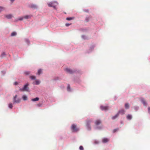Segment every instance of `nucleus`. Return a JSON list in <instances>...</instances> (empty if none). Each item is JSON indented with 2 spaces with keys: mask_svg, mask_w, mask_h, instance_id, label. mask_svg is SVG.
I'll list each match as a JSON object with an SVG mask.
<instances>
[{
  "mask_svg": "<svg viewBox=\"0 0 150 150\" xmlns=\"http://www.w3.org/2000/svg\"><path fill=\"white\" fill-rule=\"evenodd\" d=\"M135 111H137L139 109V106H134L133 107Z\"/></svg>",
  "mask_w": 150,
  "mask_h": 150,
  "instance_id": "28",
  "label": "nucleus"
},
{
  "mask_svg": "<svg viewBox=\"0 0 150 150\" xmlns=\"http://www.w3.org/2000/svg\"><path fill=\"white\" fill-rule=\"evenodd\" d=\"M28 7L31 8L33 9H37L38 8V6L36 4H30L28 5Z\"/></svg>",
  "mask_w": 150,
  "mask_h": 150,
  "instance_id": "9",
  "label": "nucleus"
},
{
  "mask_svg": "<svg viewBox=\"0 0 150 150\" xmlns=\"http://www.w3.org/2000/svg\"><path fill=\"white\" fill-rule=\"evenodd\" d=\"M96 46V45L95 44H92L91 45L89 48V49L86 50V52L88 53H90L93 51L94 48Z\"/></svg>",
  "mask_w": 150,
  "mask_h": 150,
  "instance_id": "6",
  "label": "nucleus"
},
{
  "mask_svg": "<svg viewBox=\"0 0 150 150\" xmlns=\"http://www.w3.org/2000/svg\"><path fill=\"white\" fill-rule=\"evenodd\" d=\"M17 97V95H16L13 97V104L15 103H19L21 102V99L19 98H17L16 99V98Z\"/></svg>",
  "mask_w": 150,
  "mask_h": 150,
  "instance_id": "8",
  "label": "nucleus"
},
{
  "mask_svg": "<svg viewBox=\"0 0 150 150\" xmlns=\"http://www.w3.org/2000/svg\"><path fill=\"white\" fill-rule=\"evenodd\" d=\"M19 84V83L17 81H15L13 83L14 85L15 86H17Z\"/></svg>",
  "mask_w": 150,
  "mask_h": 150,
  "instance_id": "43",
  "label": "nucleus"
},
{
  "mask_svg": "<svg viewBox=\"0 0 150 150\" xmlns=\"http://www.w3.org/2000/svg\"><path fill=\"white\" fill-rule=\"evenodd\" d=\"M114 100H116L117 99V97L116 96H115L114 98Z\"/></svg>",
  "mask_w": 150,
  "mask_h": 150,
  "instance_id": "49",
  "label": "nucleus"
},
{
  "mask_svg": "<svg viewBox=\"0 0 150 150\" xmlns=\"http://www.w3.org/2000/svg\"><path fill=\"white\" fill-rule=\"evenodd\" d=\"M1 12V11H0V13Z\"/></svg>",
  "mask_w": 150,
  "mask_h": 150,
  "instance_id": "52",
  "label": "nucleus"
},
{
  "mask_svg": "<svg viewBox=\"0 0 150 150\" xmlns=\"http://www.w3.org/2000/svg\"><path fill=\"white\" fill-rule=\"evenodd\" d=\"M49 7H52L54 9H56V6L58 4V3L56 1H53L49 2L47 4Z\"/></svg>",
  "mask_w": 150,
  "mask_h": 150,
  "instance_id": "3",
  "label": "nucleus"
},
{
  "mask_svg": "<svg viewBox=\"0 0 150 150\" xmlns=\"http://www.w3.org/2000/svg\"><path fill=\"white\" fill-rule=\"evenodd\" d=\"M95 129H102V127L101 126H96Z\"/></svg>",
  "mask_w": 150,
  "mask_h": 150,
  "instance_id": "38",
  "label": "nucleus"
},
{
  "mask_svg": "<svg viewBox=\"0 0 150 150\" xmlns=\"http://www.w3.org/2000/svg\"><path fill=\"white\" fill-rule=\"evenodd\" d=\"M22 98L24 100H26L28 99L27 96L25 95H23L22 96Z\"/></svg>",
  "mask_w": 150,
  "mask_h": 150,
  "instance_id": "24",
  "label": "nucleus"
},
{
  "mask_svg": "<svg viewBox=\"0 0 150 150\" xmlns=\"http://www.w3.org/2000/svg\"><path fill=\"white\" fill-rule=\"evenodd\" d=\"M41 105V104L40 103H39L37 105V106L38 107H40Z\"/></svg>",
  "mask_w": 150,
  "mask_h": 150,
  "instance_id": "48",
  "label": "nucleus"
},
{
  "mask_svg": "<svg viewBox=\"0 0 150 150\" xmlns=\"http://www.w3.org/2000/svg\"><path fill=\"white\" fill-rule=\"evenodd\" d=\"M74 17H67L66 18V19L68 21H70L74 19Z\"/></svg>",
  "mask_w": 150,
  "mask_h": 150,
  "instance_id": "26",
  "label": "nucleus"
},
{
  "mask_svg": "<svg viewBox=\"0 0 150 150\" xmlns=\"http://www.w3.org/2000/svg\"><path fill=\"white\" fill-rule=\"evenodd\" d=\"M83 40H86L87 39V37L85 35H83L81 36Z\"/></svg>",
  "mask_w": 150,
  "mask_h": 150,
  "instance_id": "33",
  "label": "nucleus"
},
{
  "mask_svg": "<svg viewBox=\"0 0 150 150\" xmlns=\"http://www.w3.org/2000/svg\"><path fill=\"white\" fill-rule=\"evenodd\" d=\"M70 129L71 132L73 133H76L80 130L79 128L77 127L76 124H74L71 125Z\"/></svg>",
  "mask_w": 150,
  "mask_h": 150,
  "instance_id": "2",
  "label": "nucleus"
},
{
  "mask_svg": "<svg viewBox=\"0 0 150 150\" xmlns=\"http://www.w3.org/2000/svg\"><path fill=\"white\" fill-rule=\"evenodd\" d=\"M5 18L8 19H11L13 17L12 15L11 14H8L5 15H4Z\"/></svg>",
  "mask_w": 150,
  "mask_h": 150,
  "instance_id": "14",
  "label": "nucleus"
},
{
  "mask_svg": "<svg viewBox=\"0 0 150 150\" xmlns=\"http://www.w3.org/2000/svg\"><path fill=\"white\" fill-rule=\"evenodd\" d=\"M92 122V120L91 119L88 120L86 121V126L87 130L88 131H90L91 130V127L90 125Z\"/></svg>",
  "mask_w": 150,
  "mask_h": 150,
  "instance_id": "5",
  "label": "nucleus"
},
{
  "mask_svg": "<svg viewBox=\"0 0 150 150\" xmlns=\"http://www.w3.org/2000/svg\"><path fill=\"white\" fill-rule=\"evenodd\" d=\"M126 119L129 120H131L132 118V115L128 114L126 116Z\"/></svg>",
  "mask_w": 150,
  "mask_h": 150,
  "instance_id": "15",
  "label": "nucleus"
},
{
  "mask_svg": "<svg viewBox=\"0 0 150 150\" xmlns=\"http://www.w3.org/2000/svg\"><path fill=\"white\" fill-rule=\"evenodd\" d=\"M73 81L75 83L80 85L81 84L82 82V81L80 77L76 76L73 79Z\"/></svg>",
  "mask_w": 150,
  "mask_h": 150,
  "instance_id": "7",
  "label": "nucleus"
},
{
  "mask_svg": "<svg viewBox=\"0 0 150 150\" xmlns=\"http://www.w3.org/2000/svg\"><path fill=\"white\" fill-rule=\"evenodd\" d=\"M30 78L32 80H35L36 79V78L35 76H30Z\"/></svg>",
  "mask_w": 150,
  "mask_h": 150,
  "instance_id": "39",
  "label": "nucleus"
},
{
  "mask_svg": "<svg viewBox=\"0 0 150 150\" xmlns=\"http://www.w3.org/2000/svg\"><path fill=\"white\" fill-rule=\"evenodd\" d=\"M100 108L102 110L106 111L108 110V107L107 106H103L101 105L100 107Z\"/></svg>",
  "mask_w": 150,
  "mask_h": 150,
  "instance_id": "11",
  "label": "nucleus"
},
{
  "mask_svg": "<svg viewBox=\"0 0 150 150\" xmlns=\"http://www.w3.org/2000/svg\"><path fill=\"white\" fill-rule=\"evenodd\" d=\"M125 110L124 109H122L119 110L117 113L119 115L120 114L121 115H123L125 113Z\"/></svg>",
  "mask_w": 150,
  "mask_h": 150,
  "instance_id": "13",
  "label": "nucleus"
},
{
  "mask_svg": "<svg viewBox=\"0 0 150 150\" xmlns=\"http://www.w3.org/2000/svg\"><path fill=\"white\" fill-rule=\"evenodd\" d=\"M101 123V121L100 120H97L95 122V124L96 126L99 125Z\"/></svg>",
  "mask_w": 150,
  "mask_h": 150,
  "instance_id": "17",
  "label": "nucleus"
},
{
  "mask_svg": "<svg viewBox=\"0 0 150 150\" xmlns=\"http://www.w3.org/2000/svg\"><path fill=\"white\" fill-rule=\"evenodd\" d=\"M148 111L149 114H150V107H149L148 108Z\"/></svg>",
  "mask_w": 150,
  "mask_h": 150,
  "instance_id": "47",
  "label": "nucleus"
},
{
  "mask_svg": "<svg viewBox=\"0 0 150 150\" xmlns=\"http://www.w3.org/2000/svg\"><path fill=\"white\" fill-rule=\"evenodd\" d=\"M31 16L30 15H26L23 16V18L28 19L31 17Z\"/></svg>",
  "mask_w": 150,
  "mask_h": 150,
  "instance_id": "25",
  "label": "nucleus"
},
{
  "mask_svg": "<svg viewBox=\"0 0 150 150\" xmlns=\"http://www.w3.org/2000/svg\"><path fill=\"white\" fill-rule=\"evenodd\" d=\"M42 72V70L41 69H39L38 70L37 74L38 75H40Z\"/></svg>",
  "mask_w": 150,
  "mask_h": 150,
  "instance_id": "27",
  "label": "nucleus"
},
{
  "mask_svg": "<svg viewBox=\"0 0 150 150\" xmlns=\"http://www.w3.org/2000/svg\"><path fill=\"white\" fill-rule=\"evenodd\" d=\"M6 72V71H1V73L3 75H4L5 74Z\"/></svg>",
  "mask_w": 150,
  "mask_h": 150,
  "instance_id": "46",
  "label": "nucleus"
},
{
  "mask_svg": "<svg viewBox=\"0 0 150 150\" xmlns=\"http://www.w3.org/2000/svg\"><path fill=\"white\" fill-rule=\"evenodd\" d=\"M23 17H20L18 18L15 19V22H18V21H21L23 20Z\"/></svg>",
  "mask_w": 150,
  "mask_h": 150,
  "instance_id": "19",
  "label": "nucleus"
},
{
  "mask_svg": "<svg viewBox=\"0 0 150 150\" xmlns=\"http://www.w3.org/2000/svg\"><path fill=\"white\" fill-rule=\"evenodd\" d=\"M120 123H121V124H122L123 123L122 122V121H121L120 122Z\"/></svg>",
  "mask_w": 150,
  "mask_h": 150,
  "instance_id": "51",
  "label": "nucleus"
},
{
  "mask_svg": "<svg viewBox=\"0 0 150 150\" xmlns=\"http://www.w3.org/2000/svg\"><path fill=\"white\" fill-rule=\"evenodd\" d=\"M30 73V72L29 71H26L24 72V74L25 75H28Z\"/></svg>",
  "mask_w": 150,
  "mask_h": 150,
  "instance_id": "34",
  "label": "nucleus"
},
{
  "mask_svg": "<svg viewBox=\"0 0 150 150\" xmlns=\"http://www.w3.org/2000/svg\"><path fill=\"white\" fill-rule=\"evenodd\" d=\"M119 115L117 113L114 116H112L111 118L112 120H114L117 118Z\"/></svg>",
  "mask_w": 150,
  "mask_h": 150,
  "instance_id": "21",
  "label": "nucleus"
},
{
  "mask_svg": "<svg viewBox=\"0 0 150 150\" xmlns=\"http://www.w3.org/2000/svg\"><path fill=\"white\" fill-rule=\"evenodd\" d=\"M99 143V142L98 140L95 139L93 140V144H98Z\"/></svg>",
  "mask_w": 150,
  "mask_h": 150,
  "instance_id": "31",
  "label": "nucleus"
},
{
  "mask_svg": "<svg viewBox=\"0 0 150 150\" xmlns=\"http://www.w3.org/2000/svg\"><path fill=\"white\" fill-rule=\"evenodd\" d=\"M125 108L126 109H128L129 108V105L128 103H126L125 104Z\"/></svg>",
  "mask_w": 150,
  "mask_h": 150,
  "instance_id": "22",
  "label": "nucleus"
},
{
  "mask_svg": "<svg viewBox=\"0 0 150 150\" xmlns=\"http://www.w3.org/2000/svg\"><path fill=\"white\" fill-rule=\"evenodd\" d=\"M6 55V53L5 52H3L1 54L0 57L1 58H3L5 57Z\"/></svg>",
  "mask_w": 150,
  "mask_h": 150,
  "instance_id": "30",
  "label": "nucleus"
},
{
  "mask_svg": "<svg viewBox=\"0 0 150 150\" xmlns=\"http://www.w3.org/2000/svg\"><path fill=\"white\" fill-rule=\"evenodd\" d=\"M118 130V128H117V129H114L113 130V133H115V132L116 131H117Z\"/></svg>",
  "mask_w": 150,
  "mask_h": 150,
  "instance_id": "45",
  "label": "nucleus"
},
{
  "mask_svg": "<svg viewBox=\"0 0 150 150\" xmlns=\"http://www.w3.org/2000/svg\"><path fill=\"white\" fill-rule=\"evenodd\" d=\"M29 85V83L28 82L24 85L22 88L20 89V90L22 91H26L29 92H30V89L28 86Z\"/></svg>",
  "mask_w": 150,
  "mask_h": 150,
  "instance_id": "4",
  "label": "nucleus"
},
{
  "mask_svg": "<svg viewBox=\"0 0 150 150\" xmlns=\"http://www.w3.org/2000/svg\"><path fill=\"white\" fill-rule=\"evenodd\" d=\"M25 42L28 45H29L30 44V42L29 40L27 38H25Z\"/></svg>",
  "mask_w": 150,
  "mask_h": 150,
  "instance_id": "23",
  "label": "nucleus"
},
{
  "mask_svg": "<svg viewBox=\"0 0 150 150\" xmlns=\"http://www.w3.org/2000/svg\"><path fill=\"white\" fill-rule=\"evenodd\" d=\"M40 81L39 80H35L33 83V85H38L40 83Z\"/></svg>",
  "mask_w": 150,
  "mask_h": 150,
  "instance_id": "18",
  "label": "nucleus"
},
{
  "mask_svg": "<svg viewBox=\"0 0 150 150\" xmlns=\"http://www.w3.org/2000/svg\"><path fill=\"white\" fill-rule=\"evenodd\" d=\"M71 23H66L65 24V26L67 27H68L70 25H71Z\"/></svg>",
  "mask_w": 150,
  "mask_h": 150,
  "instance_id": "44",
  "label": "nucleus"
},
{
  "mask_svg": "<svg viewBox=\"0 0 150 150\" xmlns=\"http://www.w3.org/2000/svg\"><path fill=\"white\" fill-rule=\"evenodd\" d=\"M17 35V33L16 32L14 31L12 32L11 35V36L12 37L15 36Z\"/></svg>",
  "mask_w": 150,
  "mask_h": 150,
  "instance_id": "29",
  "label": "nucleus"
},
{
  "mask_svg": "<svg viewBox=\"0 0 150 150\" xmlns=\"http://www.w3.org/2000/svg\"><path fill=\"white\" fill-rule=\"evenodd\" d=\"M10 1L12 2V3H13L14 1H15V0H10Z\"/></svg>",
  "mask_w": 150,
  "mask_h": 150,
  "instance_id": "50",
  "label": "nucleus"
},
{
  "mask_svg": "<svg viewBox=\"0 0 150 150\" xmlns=\"http://www.w3.org/2000/svg\"><path fill=\"white\" fill-rule=\"evenodd\" d=\"M79 150H84V148L83 146H80L79 147Z\"/></svg>",
  "mask_w": 150,
  "mask_h": 150,
  "instance_id": "40",
  "label": "nucleus"
},
{
  "mask_svg": "<svg viewBox=\"0 0 150 150\" xmlns=\"http://www.w3.org/2000/svg\"><path fill=\"white\" fill-rule=\"evenodd\" d=\"M4 9V8L2 6H0V11L1 12Z\"/></svg>",
  "mask_w": 150,
  "mask_h": 150,
  "instance_id": "42",
  "label": "nucleus"
},
{
  "mask_svg": "<svg viewBox=\"0 0 150 150\" xmlns=\"http://www.w3.org/2000/svg\"><path fill=\"white\" fill-rule=\"evenodd\" d=\"M67 90L68 92H71L72 91V89L71 88L70 85L69 84L67 85Z\"/></svg>",
  "mask_w": 150,
  "mask_h": 150,
  "instance_id": "16",
  "label": "nucleus"
},
{
  "mask_svg": "<svg viewBox=\"0 0 150 150\" xmlns=\"http://www.w3.org/2000/svg\"><path fill=\"white\" fill-rule=\"evenodd\" d=\"M59 79H60L59 77H54L53 80V81H56L59 80Z\"/></svg>",
  "mask_w": 150,
  "mask_h": 150,
  "instance_id": "37",
  "label": "nucleus"
},
{
  "mask_svg": "<svg viewBox=\"0 0 150 150\" xmlns=\"http://www.w3.org/2000/svg\"><path fill=\"white\" fill-rule=\"evenodd\" d=\"M90 16H86L85 18V21L86 22H88L89 21Z\"/></svg>",
  "mask_w": 150,
  "mask_h": 150,
  "instance_id": "36",
  "label": "nucleus"
},
{
  "mask_svg": "<svg viewBox=\"0 0 150 150\" xmlns=\"http://www.w3.org/2000/svg\"><path fill=\"white\" fill-rule=\"evenodd\" d=\"M109 141V139L108 138L104 137L102 139V142L103 144L108 142Z\"/></svg>",
  "mask_w": 150,
  "mask_h": 150,
  "instance_id": "12",
  "label": "nucleus"
},
{
  "mask_svg": "<svg viewBox=\"0 0 150 150\" xmlns=\"http://www.w3.org/2000/svg\"><path fill=\"white\" fill-rule=\"evenodd\" d=\"M65 70L67 73L71 74H76L81 75L82 73V72L80 70L78 69H72L68 68H66L65 69Z\"/></svg>",
  "mask_w": 150,
  "mask_h": 150,
  "instance_id": "1",
  "label": "nucleus"
},
{
  "mask_svg": "<svg viewBox=\"0 0 150 150\" xmlns=\"http://www.w3.org/2000/svg\"><path fill=\"white\" fill-rule=\"evenodd\" d=\"M13 104L11 103H10L8 105V108L10 109H11L13 108Z\"/></svg>",
  "mask_w": 150,
  "mask_h": 150,
  "instance_id": "35",
  "label": "nucleus"
},
{
  "mask_svg": "<svg viewBox=\"0 0 150 150\" xmlns=\"http://www.w3.org/2000/svg\"><path fill=\"white\" fill-rule=\"evenodd\" d=\"M39 98L38 97H36L35 98H32L31 99V101L33 102L37 101L39 100Z\"/></svg>",
  "mask_w": 150,
  "mask_h": 150,
  "instance_id": "20",
  "label": "nucleus"
},
{
  "mask_svg": "<svg viewBox=\"0 0 150 150\" xmlns=\"http://www.w3.org/2000/svg\"><path fill=\"white\" fill-rule=\"evenodd\" d=\"M83 11L85 12L88 13L89 12V10L86 9H83Z\"/></svg>",
  "mask_w": 150,
  "mask_h": 150,
  "instance_id": "41",
  "label": "nucleus"
},
{
  "mask_svg": "<svg viewBox=\"0 0 150 150\" xmlns=\"http://www.w3.org/2000/svg\"><path fill=\"white\" fill-rule=\"evenodd\" d=\"M79 30L83 32H86L87 31V30L86 28H82L79 29Z\"/></svg>",
  "mask_w": 150,
  "mask_h": 150,
  "instance_id": "32",
  "label": "nucleus"
},
{
  "mask_svg": "<svg viewBox=\"0 0 150 150\" xmlns=\"http://www.w3.org/2000/svg\"><path fill=\"white\" fill-rule=\"evenodd\" d=\"M140 100L144 106H147L148 104L146 102L144 98L142 97L140 98Z\"/></svg>",
  "mask_w": 150,
  "mask_h": 150,
  "instance_id": "10",
  "label": "nucleus"
}]
</instances>
